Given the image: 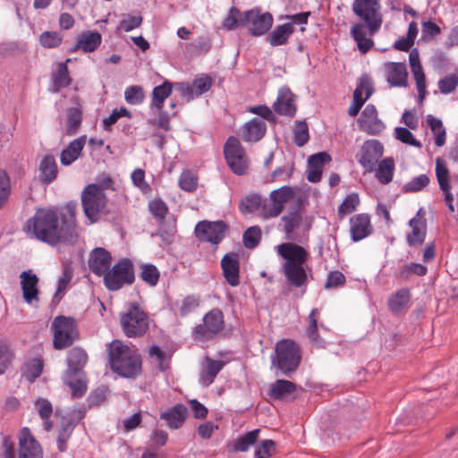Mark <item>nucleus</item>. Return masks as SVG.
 <instances>
[{"mask_svg":"<svg viewBox=\"0 0 458 458\" xmlns=\"http://www.w3.org/2000/svg\"><path fill=\"white\" fill-rule=\"evenodd\" d=\"M301 362V350L297 344L290 339L280 340L276 345V355L272 364L283 374L288 375L297 369Z\"/></svg>","mask_w":458,"mask_h":458,"instance_id":"423d86ee","label":"nucleus"},{"mask_svg":"<svg viewBox=\"0 0 458 458\" xmlns=\"http://www.w3.org/2000/svg\"><path fill=\"white\" fill-rule=\"evenodd\" d=\"M120 326L127 337H141L148 329L149 318L137 302H130L127 310L120 314Z\"/></svg>","mask_w":458,"mask_h":458,"instance_id":"20e7f679","label":"nucleus"},{"mask_svg":"<svg viewBox=\"0 0 458 458\" xmlns=\"http://www.w3.org/2000/svg\"><path fill=\"white\" fill-rule=\"evenodd\" d=\"M275 452V442L264 440L255 450L256 458H269Z\"/></svg>","mask_w":458,"mask_h":458,"instance_id":"774afa93","label":"nucleus"},{"mask_svg":"<svg viewBox=\"0 0 458 458\" xmlns=\"http://www.w3.org/2000/svg\"><path fill=\"white\" fill-rule=\"evenodd\" d=\"M310 139L309 127L306 122L297 121L295 122L293 129V141L299 146H304Z\"/></svg>","mask_w":458,"mask_h":458,"instance_id":"5fc2aeb1","label":"nucleus"},{"mask_svg":"<svg viewBox=\"0 0 458 458\" xmlns=\"http://www.w3.org/2000/svg\"><path fill=\"white\" fill-rule=\"evenodd\" d=\"M53 347L64 350L72 346L79 339L80 333L76 320L72 317L56 316L51 323Z\"/></svg>","mask_w":458,"mask_h":458,"instance_id":"39448f33","label":"nucleus"},{"mask_svg":"<svg viewBox=\"0 0 458 458\" xmlns=\"http://www.w3.org/2000/svg\"><path fill=\"white\" fill-rule=\"evenodd\" d=\"M142 22V17L140 15H131L127 14L120 21L118 29L123 30L125 32H129L135 28H138Z\"/></svg>","mask_w":458,"mask_h":458,"instance_id":"0e129e2a","label":"nucleus"},{"mask_svg":"<svg viewBox=\"0 0 458 458\" xmlns=\"http://www.w3.org/2000/svg\"><path fill=\"white\" fill-rule=\"evenodd\" d=\"M140 276L149 286H156L158 283L160 273L156 266L144 264L141 266Z\"/></svg>","mask_w":458,"mask_h":458,"instance_id":"603ef678","label":"nucleus"},{"mask_svg":"<svg viewBox=\"0 0 458 458\" xmlns=\"http://www.w3.org/2000/svg\"><path fill=\"white\" fill-rule=\"evenodd\" d=\"M296 391V385L289 380L277 379L269 390V396L276 400H282Z\"/></svg>","mask_w":458,"mask_h":458,"instance_id":"f704fd0d","label":"nucleus"},{"mask_svg":"<svg viewBox=\"0 0 458 458\" xmlns=\"http://www.w3.org/2000/svg\"><path fill=\"white\" fill-rule=\"evenodd\" d=\"M144 98L143 89L139 85L130 86L124 91V98L129 105H140L143 102Z\"/></svg>","mask_w":458,"mask_h":458,"instance_id":"6e6d98bb","label":"nucleus"},{"mask_svg":"<svg viewBox=\"0 0 458 458\" xmlns=\"http://www.w3.org/2000/svg\"><path fill=\"white\" fill-rule=\"evenodd\" d=\"M378 0H354L352 11L366 25L369 36L377 31L382 23Z\"/></svg>","mask_w":458,"mask_h":458,"instance_id":"6e6552de","label":"nucleus"},{"mask_svg":"<svg viewBox=\"0 0 458 458\" xmlns=\"http://www.w3.org/2000/svg\"><path fill=\"white\" fill-rule=\"evenodd\" d=\"M383 73L390 87L401 86V63L386 62L383 64Z\"/></svg>","mask_w":458,"mask_h":458,"instance_id":"a19ab883","label":"nucleus"},{"mask_svg":"<svg viewBox=\"0 0 458 458\" xmlns=\"http://www.w3.org/2000/svg\"><path fill=\"white\" fill-rule=\"evenodd\" d=\"M267 131V124L259 117L252 118L242 128L241 137L244 141L257 142L260 140Z\"/></svg>","mask_w":458,"mask_h":458,"instance_id":"a878e982","label":"nucleus"},{"mask_svg":"<svg viewBox=\"0 0 458 458\" xmlns=\"http://www.w3.org/2000/svg\"><path fill=\"white\" fill-rule=\"evenodd\" d=\"M418 24L415 21H411L409 24L407 36L406 38H403V52H407L413 46L414 41L418 35Z\"/></svg>","mask_w":458,"mask_h":458,"instance_id":"69168bd1","label":"nucleus"},{"mask_svg":"<svg viewBox=\"0 0 458 458\" xmlns=\"http://www.w3.org/2000/svg\"><path fill=\"white\" fill-rule=\"evenodd\" d=\"M224 362L221 360H215L208 357L205 360V366L201 372L202 382L205 386L211 385L216 375L223 369Z\"/></svg>","mask_w":458,"mask_h":458,"instance_id":"4c0bfd02","label":"nucleus"},{"mask_svg":"<svg viewBox=\"0 0 458 458\" xmlns=\"http://www.w3.org/2000/svg\"><path fill=\"white\" fill-rule=\"evenodd\" d=\"M350 33L362 54L369 52L374 46L373 40L367 37L369 32L365 24L356 23L352 25Z\"/></svg>","mask_w":458,"mask_h":458,"instance_id":"2f4dec72","label":"nucleus"},{"mask_svg":"<svg viewBox=\"0 0 458 458\" xmlns=\"http://www.w3.org/2000/svg\"><path fill=\"white\" fill-rule=\"evenodd\" d=\"M247 11L242 13L237 7L230 8L229 13L223 21V26L228 30L244 27L246 25Z\"/></svg>","mask_w":458,"mask_h":458,"instance_id":"ea45409f","label":"nucleus"},{"mask_svg":"<svg viewBox=\"0 0 458 458\" xmlns=\"http://www.w3.org/2000/svg\"><path fill=\"white\" fill-rule=\"evenodd\" d=\"M224 154L228 166L235 174L242 175L246 173L248 166L244 149L237 138L231 136L227 139Z\"/></svg>","mask_w":458,"mask_h":458,"instance_id":"f8f14e48","label":"nucleus"},{"mask_svg":"<svg viewBox=\"0 0 458 458\" xmlns=\"http://www.w3.org/2000/svg\"><path fill=\"white\" fill-rule=\"evenodd\" d=\"M192 86L195 95L199 97L210 89L212 86V79L208 75L197 78L193 81Z\"/></svg>","mask_w":458,"mask_h":458,"instance_id":"338daca9","label":"nucleus"},{"mask_svg":"<svg viewBox=\"0 0 458 458\" xmlns=\"http://www.w3.org/2000/svg\"><path fill=\"white\" fill-rule=\"evenodd\" d=\"M134 279L133 263L129 259H121L103 277L104 284L109 291H118L124 285H131Z\"/></svg>","mask_w":458,"mask_h":458,"instance_id":"0eeeda50","label":"nucleus"},{"mask_svg":"<svg viewBox=\"0 0 458 458\" xmlns=\"http://www.w3.org/2000/svg\"><path fill=\"white\" fill-rule=\"evenodd\" d=\"M199 305V298L195 295H188L182 301L179 308L181 316L184 317L196 310Z\"/></svg>","mask_w":458,"mask_h":458,"instance_id":"e2e57ef3","label":"nucleus"},{"mask_svg":"<svg viewBox=\"0 0 458 458\" xmlns=\"http://www.w3.org/2000/svg\"><path fill=\"white\" fill-rule=\"evenodd\" d=\"M360 203V199L357 194L348 195L341 205L338 207V216L343 218L346 215L352 213Z\"/></svg>","mask_w":458,"mask_h":458,"instance_id":"4d7b16f0","label":"nucleus"},{"mask_svg":"<svg viewBox=\"0 0 458 458\" xmlns=\"http://www.w3.org/2000/svg\"><path fill=\"white\" fill-rule=\"evenodd\" d=\"M42 448L28 428L21 430L19 437V458H41Z\"/></svg>","mask_w":458,"mask_h":458,"instance_id":"a211bd4d","label":"nucleus"},{"mask_svg":"<svg viewBox=\"0 0 458 458\" xmlns=\"http://www.w3.org/2000/svg\"><path fill=\"white\" fill-rule=\"evenodd\" d=\"M62 41L63 36L57 31H45L39 36V42L46 48L57 47Z\"/></svg>","mask_w":458,"mask_h":458,"instance_id":"13d9d810","label":"nucleus"},{"mask_svg":"<svg viewBox=\"0 0 458 458\" xmlns=\"http://www.w3.org/2000/svg\"><path fill=\"white\" fill-rule=\"evenodd\" d=\"M81 111L77 107L69 108L67 112L66 134L68 136L75 135L81 128Z\"/></svg>","mask_w":458,"mask_h":458,"instance_id":"09e8293b","label":"nucleus"},{"mask_svg":"<svg viewBox=\"0 0 458 458\" xmlns=\"http://www.w3.org/2000/svg\"><path fill=\"white\" fill-rule=\"evenodd\" d=\"M436 175L440 189L445 194V201L451 212L454 211V206L453 203V195L450 191V173L445 162L441 158L436 159Z\"/></svg>","mask_w":458,"mask_h":458,"instance_id":"4be33fe9","label":"nucleus"},{"mask_svg":"<svg viewBox=\"0 0 458 458\" xmlns=\"http://www.w3.org/2000/svg\"><path fill=\"white\" fill-rule=\"evenodd\" d=\"M112 257L106 249L95 248L89 254V267L97 276H103L110 269Z\"/></svg>","mask_w":458,"mask_h":458,"instance_id":"aec40b11","label":"nucleus"},{"mask_svg":"<svg viewBox=\"0 0 458 458\" xmlns=\"http://www.w3.org/2000/svg\"><path fill=\"white\" fill-rule=\"evenodd\" d=\"M282 221L284 223L285 238L287 240H293L294 230L297 229L302 222L301 214L298 210H294L290 212L288 215L284 216L282 217Z\"/></svg>","mask_w":458,"mask_h":458,"instance_id":"37998d69","label":"nucleus"},{"mask_svg":"<svg viewBox=\"0 0 458 458\" xmlns=\"http://www.w3.org/2000/svg\"><path fill=\"white\" fill-rule=\"evenodd\" d=\"M373 227L367 214H357L350 219V233L353 242L363 240L371 234Z\"/></svg>","mask_w":458,"mask_h":458,"instance_id":"5701e85b","label":"nucleus"},{"mask_svg":"<svg viewBox=\"0 0 458 458\" xmlns=\"http://www.w3.org/2000/svg\"><path fill=\"white\" fill-rule=\"evenodd\" d=\"M223 274L227 283L232 286H237L239 281V260L235 253L226 254L221 260Z\"/></svg>","mask_w":458,"mask_h":458,"instance_id":"cd10ccee","label":"nucleus"},{"mask_svg":"<svg viewBox=\"0 0 458 458\" xmlns=\"http://www.w3.org/2000/svg\"><path fill=\"white\" fill-rule=\"evenodd\" d=\"M86 141V135H81L79 138L72 140L68 146L61 151V165L64 166H68L75 162L81 156Z\"/></svg>","mask_w":458,"mask_h":458,"instance_id":"bb28decb","label":"nucleus"},{"mask_svg":"<svg viewBox=\"0 0 458 458\" xmlns=\"http://www.w3.org/2000/svg\"><path fill=\"white\" fill-rule=\"evenodd\" d=\"M293 32L294 27L292 23L282 24L269 34L268 42L273 47L284 45Z\"/></svg>","mask_w":458,"mask_h":458,"instance_id":"c9c22d12","label":"nucleus"},{"mask_svg":"<svg viewBox=\"0 0 458 458\" xmlns=\"http://www.w3.org/2000/svg\"><path fill=\"white\" fill-rule=\"evenodd\" d=\"M376 170L377 179L383 184L388 183L393 179L394 162L391 157H386L377 163Z\"/></svg>","mask_w":458,"mask_h":458,"instance_id":"c03bdc74","label":"nucleus"},{"mask_svg":"<svg viewBox=\"0 0 458 458\" xmlns=\"http://www.w3.org/2000/svg\"><path fill=\"white\" fill-rule=\"evenodd\" d=\"M21 287L25 301L31 304L38 301L39 290L38 288V277L31 270L23 271L21 276Z\"/></svg>","mask_w":458,"mask_h":458,"instance_id":"b1692460","label":"nucleus"},{"mask_svg":"<svg viewBox=\"0 0 458 458\" xmlns=\"http://www.w3.org/2000/svg\"><path fill=\"white\" fill-rule=\"evenodd\" d=\"M224 154L228 166L235 174L242 175L246 173L248 166L244 149L237 138L231 136L227 139Z\"/></svg>","mask_w":458,"mask_h":458,"instance_id":"9b49d317","label":"nucleus"},{"mask_svg":"<svg viewBox=\"0 0 458 458\" xmlns=\"http://www.w3.org/2000/svg\"><path fill=\"white\" fill-rule=\"evenodd\" d=\"M430 180L427 174H420L412 178L403 186V190L407 192H416L424 189L428 185Z\"/></svg>","mask_w":458,"mask_h":458,"instance_id":"052dcab7","label":"nucleus"},{"mask_svg":"<svg viewBox=\"0 0 458 458\" xmlns=\"http://www.w3.org/2000/svg\"><path fill=\"white\" fill-rule=\"evenodd\" d=\"M261 205V197L258 194L246 196L240 203L242 213H253L259 209Z\"/></svg>","mask_w":458,"mask_h":458,"instance_id":"bf43d9fd","label":"nucleus"},{"mask_svg":"<svg viewBox=\"0 0 458 458\" xmlns=\"http://www.w3.org/2000/svg\"><path fill=\"white\" fill-rule=\"evenodd\" d=\"M225 328L224 314L219 309H213L203 317L202 323L193 329V338L206 342L220 334Z\"/></svg>","mask_w":458,"mask_h":458,"instance_id":"1a4fd4ad","label":"nucleus"},{"mask_svg":"<svg viewBox=\"0 0 458 458\" xmlns=\"http://www.w3.org/2000/svg\"><path fill=\"white\" fill-rule=\"evenodd\" d=\"M178 183L182 191L192 192L198 187V177L191 171L184 170L179 177Z\"/></svg>","mask_w":458,"mask_h":458,"instance_id":"864d4df0","label":"nucleus"},{"mask_svg":"<svg viewBox=\"0 0 458 458\" xmlns=\"http://www.w3.org/2000/svg\"><path fill=\"white\" fill-rule=\"evenodd\" d=\"M427 123L434 136V143L437 147L441 148L446 142V129L443 122L431 114L428 115Z\"/></svg>","mask_w":458,"mask_h":458,"instance_id":"e433bc0d","label":"nucleus"},{"mask_svg":"<svg viewBox=\"0 0 458 458\" xmlns=\"http://www.w3.org/2000/svg\"><path fill=\"white\" fill-rule=\"evenodd\" d=\"M259 433L260 429L256 428L239 437L233 441L232 450L233 452H247L257 442Z\"/></svg>","mask_w":458,"mask_h":458,"instance_id":"79ce46f5","label":"nucleus"},{"mask_svg":"<svg viewBox=\"0 0 458 458\" xmlns=\"http://www.w3.org/2000/svg\"><path fill=\"white\" fill-rule=\"evenodd\" d=\"M227 229L228 226L224 221L203 220L196 225L194 233L200 242L217 245L224 239Z\"/></svg>","mask_w":458,"mask_h":458,"instance_id":"ddd939ff","label":"nucleus"},{"mask_svg":"<svg viewBox=\"0 0 458 458\" xmlns=\"http://www.w3.org/2000/svg\"><path fill=\"white\" fill-rule=\"evenodd\" d=\"M383 154L384 146L381 142L377 140H368L361 146L358 161L367 172H373Z\"/></svg>","mask_w":458,"mask_h":458,"instance_id":"4468645a","label":"nucleus"},{"mask_svg":"<svg viewBox=\"0 0 458 458\" xmlns=\"http://www.w3.org/2000/svg\"><path fill=\"white\" fill-rule=\"evenodd\" d=\"M271 205L264 206L262 208V216L265 219L278 216L284 208V204L294 197V191L290 186H283L270 192Z\"/></svg>","mask_w":458,"mask_h":458,"instance_id":"2eb2a0df","label":"nucleus"},{"mask_svg":"<svg viewBox=\"0 0 458 458\" xmlns=\"http://www.w3.org/2000/svg\"><path fill=\"white\" fill-rule=\"evenodd\" d=\"M68 62H70V59H67L65 63H60L57 65L56 72L53 73V88L51 90L54 93L59 92L61 89L67 88L72 82L67 67Z\"/></svg>","mask_w":458,"mask_h":458,"instance_id":"72a5a7b5","label":"nucleus"},{"mask_svg":"<svg viewBox=\"0 0 458 458\" xmlns=\"http://www.w3.org/2000/svg\"><path fill=\"white\" fill-rule=\"evenodd\" d=\"M374 91L371 80L367 76H362L360 83L353 92V100L364 104Z\"/></svg>","mask_w":458,"mask_h":458,"instance_id":"49530a36","label":"nucleus"},{"mask_svg":"<svg viewBox=\"0 0 458 458\" xmlns=\"http://www.w3.org/2000/svg\"><path fill=\"white\" fill-rule=\"evenodd\" d=\"M88 362V354L81 348H72L68 352L67 363L68 369L65 373L80 374L83 373V369Z\"/></svg>","mask_w":458,"mask_h":458,"instance_id":"c756f323","label":"nucleus"},{"mask_svg":"<svg viewBox=\"0 0 458 458\" xmlns=\"http://www.w3.org/2000/svg\"><path fill=\"white\" fill-rule=\"evenodd\" d=\"M101 43V35L98 32L82 34L77 42V48L85 52L94 51Z\"/></svg>","mask_w":458,"mask_h":458,"instance_id":"de8ad7c7","label":"nucleus"},{"mask_svg":"<svg viewBox=\"0 0 458 458\" xmlns=\"http://www.w3.org/2000/svg\"><path fill=\"white\" fill-rule=\"evenodd\" d=\"M261 229L258 225L249 227L242 235L243 245L247 249L256 248L261 241Z\"/></svg>","mask_w":458,"mask_h":458,"instance_id":"3c124183","label":"nucleus"},{"mask_svg":"<svg viewBox=\"0 0 458 458\" xmlns=\"http://www.w3.org/2000/svg\"><path fill=\"white\" fill-rule=\"evenodd\" d=\"M409 62L411 71L413 74L414 80L416 81L417 89L419 92V98L422 100L426 95V78L420 64V55L417 48H413L411 50L409 55Z\"/></svg>","mask_w":458,"mask_h":458,"instance_id":"393cba45","label":"nucleus"},{"mask_svg":"<svg viewBox=\"0 0 458 458\" xmlns=\"http://www.w3.org/2000/svg\"><path fill=\"white\" fill-rule=\"evenodd\" d=\"M24 230L30 236L50 245H55L64 237L57 213L47 208L38 209L33 217L28 219Z\"/></svg>","mask_w":458,"mask_h":458,"instance_id":"7ed1b4c3","label":"nucleus"},{"mask_svg":"<svg viewBox=\"0 0 458 458\" xmlns=\"http://www.w3.org/2000/svg\"><path fill=\"white\" fill-rule=\"evenodd\" d=\"M276 253L284 259L282 268L287 282L296 288L305 285L308 281L304 267L310 257L308 250L297 243L284 242L276 246Z\"/></svg>","mask_w":458,"mask_h":458,"instance_id":"f257e3e1","label":"nucleus"},{"mask_svg":"<svg viewBox=\"0 0 458 458\" xmlns=\"http://www.w3.org/2000/svg\"><path fill=\"white\" fill-rule=\"evenodd\" d=\"M273 24V16L269 13H260L259 9L247 11L246 25L253 36H262L267 33Z\"/></svg>","mask_w":458,"mask_h":458,"instance_id":"dca6fc26","label":"nucleus"},{"mask_svg":"<svg viewBox=\"0 0 458 458\" xmlns=\"http://www.w3.org/2000/svg\"><path fill=\"white\" fill-rule=\"evenodd\" d=\"M64 382L72 390V396L81 397L87 390L84 373L73 374L65 373Z\"/></svg>","mask_w":458,"mask_h":458,"instance_id":"58836bf2","label":"nucleus"},{"mask_svg":"<svg viewBox=\"0 0 458 458\" xmlns=\"http://www.w3.org/2000/svg\"><path fill=\"white\" fill-rule=\"evenodd\" d=\"M148 209L150 213L157 219H165L168 213V208L166 204L161 199H154L148 204Z\"/></svg>","mask_w":458,"mask_h":458,"instance_id":"680f3d73","label":"nucleus"},{"mask_svg":"<svg viewBox=\"0 0 458 458\" xmlns=\"http://www.w3.org/2000/svg\"><path fill=\"white\" fill-rule=\"evenodd\" d=\"M81 202L86 216L91 222H96L98 215L106 208V197L97 184H89L82 191Z\"/></svg>","mask_w":458,"mask_h":458,"instance_id":"9d476101","label":"nucleus"},{"mask_svg":"<svg viewBox=\"0 0 458 458\" xmlns=\"http://www.w3.org/2000/svg\"><path fill=\"white\" fill-rule=\"evenodd\" d=\"M173 84L165 81L161 85L157 86L152 91V99L150 107L156 111H160L164 107L165 100L172 94Z\"/></svg>","mask_w":458,"mask_h":458,"instance_id":"473e14b6","label":"nucleus"},{"mask_svg":"<svg viewBox=\"0 0 458 458\" xmlns=\"http://www.w3.org/2000/svg\"><path fill=\"white\" fill-rule=\"evenodd\" d=\"M273 109L280 115L293 117L297 112L296 96L288 88H281Z\"/></svg>","mask_w":458,"mask_h":458,"instance_id":"6ab92c4d","label":"nucleus"},{"mask_svg":"<svg viewBox=\"0 0 458 458\" xmlns=\"http://www.w3.org/2000/svg\"><path fill=\"white\" fill-rule=\"evenodd\" d=\"M44 362L41 358H34L30 360L24 368L22 372V377H25L26 380L32 383L38 378L43 371Z\"/></svg>","mask_w":458,"mask_h":458,"instance_id":"8fccbe9b","label":"nucleus"},{"mask_svg":"<svg viewBox=\"0 0 458 458\" xmlns=\"http://www.w3.org/2000/svg\"><path fill=\"white\" fill-rule=\"evenodd\" d=\"M360 131L369 135H377L385 129L384 123L378 118L376 107L369 104L357 121Z\"/></svg>","mask_w":458,"mask_h":458,"instance_id":"f3484780","label":"nucleus"},{"mask_svg":"<svg viewBox=\"0 0 458 458\" xmlns=\"http://www.w3.org/2000/svg\"><path fill=\"white\" fill-rule=\"evenodd\" d=\"M318 314L317 309H312L309 314V326L306 328V335L313 345L321 347L323 341L318 333Z\"/></svg>","mask_w":458,"mask_h":458,"instance_id":"a18cd8bd","label":"nucleus"},{"mask_svg":"<svg viewBox=\"0 0 458 458\" xmlns=\"http://www.w3.org/2000/svg\"><path fill=\"white\" fill-rule=\"evenodd\" d=\"M107 351L113 372L126 378H135L141 373L142 361L137 349L114 339L108 344Z\"/></svg>","mask_w":458,"mask_h":458,"instance_id":"f03ea898","label":"nucleus"},{"mask_svg":"<svg viewBox=\"0 0 458 458\" xmlns=\"http://www.w3.org/2000/svg\"><path fill=\"white\" fill-rule=\"evenodd\" d=\"M38 173L39 180L44 184H49L56 179L58 167L53 156L47 155L41 159Z\"/></svg>","mask_w":458,"mask_h":458,"instance_id":"c85d7f7f","label":"nucleus"},{"mask_svg":"<svg viewBox=\"0 0 458 458\" xmlns=\"http://www.w3.org/2000/svg\"><path fill=\"white\" fill-rule=\"evenodd\" d=\"M187 417V408L183 404H176L170 410L161 413L160 418L166 421L167 426L172 429L182 427Z\"/></svg>","mask_w":458,"mask_h":458,"instance_id":"7c9ffc66","label":"nucleus"},{"mask_svg":"<svg viewBox=\"0 0 458 458\" xmlns=\"http://www.w3.org/2000/svg\"><path fill=\"white\" fill-rule=\"evenodd\" d=\"M409 225L411 232L408 233L406 236L407 243L411 247L421 245L426 238L427 223L424 215L420 214V210L410 220Z\"/></svg>","mask_w":458,"mask_h":458,"instance_id":"412c9836","label":"nucleus"}]
</instances>
